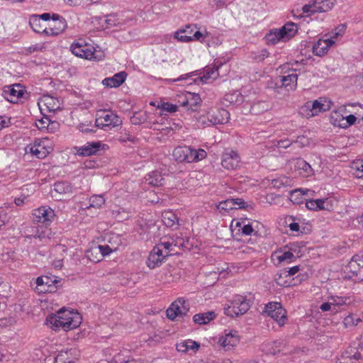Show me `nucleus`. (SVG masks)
<instances>
[{"label": "nucleus", "mask_w": 363, "mask_h": 363, "mask_svg": "<svg viewBox=\"0 0 363 363\" xmlns=\"http://www.w3.org/2000/svg\"><path fill=\"white\" fill-rule=\"evenodd\" d=\"M184 343L186 344V350L187 352L189 350H192L194 352L197 351L200 347V345L196 341H193L191 340H188L184 341Z\"/></svg>", "instance_id": "8fccbe9b"}, {"label": "nucleus", "mask_w": 363, "mask_h": 363, "mask_svg": "<svg viewBox=\"0 0 363 363\" xmlns=\"http://www.w3.org/2000/svg\"><path fill=\"white\" fill-rule=\"evenodd\" d=\"M98 249L101 253V256L103 257L106 255H109L113 251L116 250V248L112 249L108 245H99Z\"/></svg>", "instance_id": "3c124183"}, {"label": "nucleus", "mask_w": 363, "mask_h": 363, "mask_svg": "<svg viewBox=\"0 0 363 363\" xmlns=\"http://www.w3.org/2000/svg\"><path fill=\"white\" fill-rule=\"evenodd\" d=\"M104 146L100 141L97 142H88L82 147L77 149L78 155L82 156H89L96 154Z\"/></svg>", "instance_id": "6ab92c4d"}, {"label": "nucleus", "mask_w": 363, "mask_h": 363, "mask_svg": "<svg viewBox=\"0 0 363 363\" xmlns=\"http://www.w3.org/2000/svg\"><path fill=\"white\" fill-rule=\"evenodd\" d=\"M165 257L166 255H163L162 249L155 247L147 257V265L150 269H154L160 266Z\"/></svg>", "instance_id": "dca6fc26"}, {"label": "nucleus", "mask_w": 363, "mask_h": 363, "mask_svg": "<svg viewBox=\"0 0 363 363\" xmlns=\"http://www.w3.org/2000/svg\"><path fill=\"white\" fill-rule=\"evenodd\" d=\"M230 200L233 202L234 207H235V206H238L240 208H245V203L243 199L237 198V199H231Z\"/></svg>", "instance_id": "13d9d810"}, {"label": "nucleus", "mask_w": 363, "mask_h": 363, "mask_svg": "<svg viewBox=\"0 0 363 363\" xmlns=\"http://www.w3.org/2000/svg\"><path fill=\"white\" fill-rule=\"evenodd\" d=\"M328 102L325 104L322 102L321 99L320 100H315L313 102H307L304 107L302 108L303 111H308L306 113L307 117L315 116L320 112H325L330 109V106Z\"/></svg>", "instance_id": "ddd939ff"}, {"label": "nucleus", "mask_w": 363, "mask_h": 363, "mask_svg": "<svg viewBox=\"0 0 363 363\" xmlns=\"http://www.w3.org/2000/svg\"><path fill=\"white\" fill-rule=\"evenodd\" d=\"M170 240L173 242V247H183L184 246V241L182 238L173 236L170 238Z\"/></svg>", "instance_id": "6e6d98bb"}, {"label": "nucleus", "mask_w": 363, "mask_h": 363, "mask_svg": "<svg viewBox=\"0 0 363 363\" xmlns=\"http://www.w3.org/2000/svg\"><path fill=\"white\" fill-rule=\"evenodd\" d=\"M269 108V104L266 101H258L251 106V111L253 114H261Z\"/></svg>", "instance_id": "2f4dec72"}, {"label": "nucleus", "mask_w": 363, "mask_h": 363, "mask_svg": "<svg viewBox=\"0 0 363 363\" xmlns=\"http://www.w3.org/2000/svg\"><path fill=\"white\" fill-rule=\"evenodd\" d=\"M55 212L49 207L41 206L35 209L32 213V220L34 223H40L45 226L49 225L54 220Z\"/></svg>", "instance_id": "9d476101"}, {"label": "nucleus", "mask_w": 363, "mask_h": 363, "mask_svg": "<svg viewBox=\"0 0 363 363\" xmlns=\"http://www.w3.org/2000/svg\"><path fill=\"white\" fill-rule=\"evenodd\" d=\"M291 145L289 139L281 140L278 141L277 146L279 148H286Z\"/></svg>", "instance_id": "680f3d73"}, {"label": "nucleus", "mask_w": 363, "mask_h": 363, "mask_svg": "<svg viewBox=\"0 0 363 363\" xmlns=\"http://www.w3.org/2000/svg\"><path fill=\"white\" fill-rule=\"evenodd\" d=\"M50 230L47 228H45L44 229V228H43V227H38L35 237H37L40 240H42L43 239H44L47 237V234H48L47 233H48Z\"/></svg>", "instance_id": "864d4df0"}, {"label": "nucleus", "mask_w": 363, "mask_h": 363, "mask_svg": "<svg viewBox=\"0 0 363 363\" xmlns=\"http://www.w3.org/2000/svg\"><path fill=\"white\" fill-rule=\"evenodd\" d=\"M53 191L61 195L70 194L72 192V186L69 182H57L54 184Z\"/></svg>", "instance_id": "c85d7f7f"}, {"label": "nucleus", "mask_w": 363, "mask_h": 363, "mask_svg": "<svg viewBox=\"0 0 363 363\" xmlns=\"http://www.w3.org/2000/svg\"><path fill=\"white\" fill-rule=\"evenodd\" d=\"M218 208L222 210H225L226 211L232 210L233 208H236V207H234L233 202L231 201L230 199H227L224 201L220 202Z\"/></svg>", "instance_id": "09e8293b"}, {"label": "nucleus", "mask_w": 363, "mask_h": 363, "mask_svg": "<svg viewBox=\"0 0 363 363\" xmlns=\"http://www.w3.org/2000/svg\"><path fill=\"white\" fill-rule=\"evenodd\" d=\"M147 120L145 113L139 111L135 112L133 116L130 118V122L134 125H140L144 123Z\"/></svg>", "instance_id": "ea45409f"}, {"label": "nucleus", "mask_w": 363, "mask_h": 363, "mask_svg": "<svg viewBox=\"0 0 363 363\" xmlns=\"http://www.w3.org/2000/svg\"><path fill=\"white\" fill-rule=\"evenodd\" d=\"M297 79L298 74L296 73V71H293L291 74L282 77V85L289 91L294 90L297 86Z\"/></svg>", "instance_id": "b1692460"}, {"label": "nucleus", "mask_w": 363, "mask_h": 363, "mask_svg": "<svg viewBox=\"0 0 363 363\" xmlns=\"http://www.w3.org/2000/svg\"><path fill=\"white\" fill-rule=\"evenodd\" d=\"M240 162V157L234 150L226 151L222 156V166L226 169H236Z\"/></svg>", "instance_id": "4468645a"}, {"label": "nucleus", "mask_w": 363, "mask_h": 363, "mask_svg": "<svg viewBox=\"0 0 363 363\" xmlns=\"http://www.w3.org/2000/svg\"><path fill=\"white\" fill-rule=\"evenodd\" d=\"M157 247H162L167 250L166 257L169 255L170 252L174 251L173 249V242L171 241L170 238L167 241H161Z\"/></svg>", "instance_id": "a18cd8bd"}, {"label": "nucleus", "mask_w": 363, "mask_h": 363, "mask_svg": "<svg viewBox=\"0 0 363 363\" xmlns=\"http://www.w3.org/2000/svg\"><path fill=\"white\" fill-rule=\"evenodd\" d=\"M114 362L115 363H135V362L133 359H127V360H123L121 358V354H118L114 357Z\"/></svg>", "instance_id": "69168bd1"}, {"label": "nucleus", "mask_w": 363, "mask_h": 363, "mask_svg": "<svg viewBox=\"0 0 363 363\" xmlns=\"http://www.w3.org/2000/svg\"><path fill=\"white\" fill-rule=\"evenodd\" d=\"M361 321V319L358 317H356L354 314H349L344 318L343 324L345 328H350L356 326L359 322Z\"/></svg>", "instance_id": "58836bf2"}, {"label": "nucleus", "mask_w": 363, "mask_h": 363, "mask_svg": "<svg viewBox=\"0 0 363 363\" xmlns=\"http://www.w3.org/2000/svg\"><path fill=\"white\" fill-rule=\"evenodd\" d=\"M295 167L298 169H302L306 176H309L313 174V169L311 165L304 160L297 159Z\"/></svg>", "instance_id": "4c0bfd02"}, {"label": "nucleus", "mask_w": 363, "mask_h": 363, "mask_svg": "<svg viewBox=\"0 0 363 363\" xmlns=\"http://www.w3.org/2000/svg\"><path fill=\"white\" fill-rule=\"evenodd\" d=\"M164 224L169 228L179 225V218L172 211H166L162 215Z\"/></svg>", "instance_id": "393cba45"}, {"label": "nucleus", "mask_w": 363, "mask_h": 363, "mask_svg": "<svg viewBox=\"0 0 363 363\" xmlns=\"http://www.w3.org/2000/svg\"><path fill=\"white\" fill-rule=\"evenodd\" d=\"M287 346V344L285 340H277L272 342L268 343L265 345L266 347V351L272 354L273 355L279 353L281 352H284L286 354L288 352V350H286V347Z\"/></svg>", "instance_id": "4be33fe9"}, {"label": "nucleus", "mask_w": 363, "mask_h": 363, "mask_svg": "<svg viewBox=\"0 0 363 363\" xmlns=\"http://www.w3.org/2000/svg\"><path fill=\"white\" fill-rule=\"evenodd\" d=\"M320 309L322 311H333V306L331 302L323 303L320 305Z\"/></svg>", "instance_id": "0e129e2a"}, {"label": "nucleus", "mask_w": 363, "mask_h": 363, "mask_svg": "<svg viewBox=\"0 0 363 363\" xmlns=\"http://www.w3.org/2000/svg\"><path fill=\"white\" fill-rule=\"evenodd\" d=\"M324 203V199L308 200L306 203V206L309 210L318 211L325 209Z\"/></svg>", "instance_id": "c9c22d12"}, {"label": "nucleus", "mask_w": 363, "mask_h": 363, "mask_svg": "<svg viewBox=\"0 0 363 363\" xmlns=\"http://www.w3.org/2000/svg\"><path fill=\"white\" fill-rule=\"evenodd\" d=\"M30 151H31V153L34 155H35L38 158H42L43 157H45V152H41L40 150H39V146L38 147H33L30 148Z\"/></svg>", "instance_id": "4d7b16f0"}, {"label": "nucleus", "mask_w": 363, "mask_h": 363, "mask_svg": "<svg viewBox=\"0 0 363 363\" xmlns=\"http://www.w3.org/2000/svg\"><path fill=\"white\" fill-rule=\"evenodd\" d=\"M72 351L60 352L55 359V363H72L73 359L70 358Z\"/></svg>", "instance_id": "f704fd0d"}, {"label": "nucleus", "mask_w": 363, "mask_h": 363, "mask_svg": "<svg viewBox=\"0 0 363 363\" xmlns=\"http://www.w3.org/2000/svg\"><path fill=\"white\" fill-rule=\"evenodd\" d=\"M50 119L48 118H43L41 120L38 121L36 126L38 129L43 130L45 128L49 129Z\"/></svg>", "instance_id": "603ef678"}, {"label": "nucleus", "mask_w": 363, "mask_h": 363, "mask_svg": "<svg viewBox=\"0 0 363 363\" xmlns=\"http://www.w3.org/2000/svg\"><path fill=\"white\" fill-rule=\"evenodd\" d=\"M330 299L333 301L331 302L333 306V311H336V306H342L343 304L345 303L346 302V300L347 298H345V297H331Z\"/></svg>", "instance_id": "de8ad7c7"}, {"label": "nucleus", "mask_w": 363, "mask_h": 363, "mask_svg": "<svg viewBox=\"0 0 363 363\" xmlns=\"http://www.w3.org/2000/svg\"><path fill=\"white\" fill-rule=\"evenodd\" d=\"M90 205L87 207L88 210H91L92 208H99L105 203V199L101 195H94L89 199Z\"/></svg>", "instance_id": "72a5a7b5"}, {"label": "nucleus", "mask_w": 363, "mask_h": 363, "mask_svg": "<svg viewBox=\"0 0 363 363\" xmlns=\"http://www.w3.org/2000/svg\"><path fill=\"white\" fill-rule=\"evenodd\" d=\"M192 37H194L193 40H199V41H202V40L205 38L204 35L199 30L194 32L192 34Z\"/></svg>", "instance_id": "338daca9"}, {"label": "nucleus", "mask_w": 363, "mask_h": 363, "mask_svg": "<svg viewBox=\"0 0 363 363\" xmlns=\"http://www.w3.org/2000/svg\"><path fill=\"white\" fill-rule=\"evenodd\" d=\"M334 44L335 40L332 38L319 39L313 45V52L315 55L322 57L328 52L329 48Z\"/></svg>", "instance_id": "f3484780"}, {"label": "nucleus", "mask_w": 363, "mask_h": 363, "mask_svg": "<svg viewBox=\"0 0 363 363\" xmlns=\"http://www.w3.org/2000/svg\"><path fill=\"white\" fill-rule=\"evenodd\" d=\"M363 362V347H349L335 363Z\"/></svg>", "instance_id": "6e6552de"}, {"label": "nucleus", "mask_w": 363, "mask_h": 363, "mask_svg": "<svg viewBox=\"0 0 363 363\" xmlns=\"http://www.w3.org/2000/svg\"><path fill=\"white\" fill-rule=\"evenodd\" d=\"M218 76V67H213L211 69L209 68L206 70L201 79L205 80V82H206L208 79H216Z\"/></svg>", "instance_id": "37998d69"}, {"label": "nucleus", "mask_w": 363, "mask_h": 363, "mask_svg": "<svg viewBox=\"0 0 363 363\" xmlns=\"http://www.w3.org/2000/svg\"><path fill=\"white\" fill-rule=\"evenodd\" d=\"M357 120V118L351 114L347 116V117H344V118H341L342 124V128H346L350 125H353Z\"/></svg>", "instance_id": "49530a36"}, {"label": "nucleus", "mask_w": 363, "mask_h": 363, "mask_svg": "<svg viewBox=\"0 0 363 363\" xmlns=\"http://www.w3.org/2000/svg\"><path fill=\"white\" fill-rule=\"evenodd\" d=\"M341 118H344V116L338 111H335L331 114L330 123L335 126L342 128Z\"/></svg>", "instance_id": "79ce46f5"}, {"label": "nucleus", "mask_w": 363, "mask_h": 363, "mask_svg": "<svg viewBox=\"0 0 363 363\" xmlns=\"http://www.w3.org/2000/svg\"><path fill=\"white\" fill-rule=\"evenodd\" d=\"M196 125L199 128L209 127L213 125V122L210 118V112L208 111L206 114L200 115L196 118Z\"/></svg>", "instance_id": "473e14b6"}, {"label": "nucleus", "mask_w": 363, "mask_h": 363, "mask_svg": "<svg viewBox=\"0 0 363 363\" xmlns=\"http://www.w3.org/2000/svg\"><path fill=\"white\" fill-rule=\"evenodd\" d=\"M193 28L191 25L186 26L184 29H181L174 33V38L180 42L188 43L193 41Z\"/></svg>", "instance_id": "5701e85b"}, {"label": "nucleus", "mask_w": 363, "mask_h": 363, "mask_svg": "<svg viewBox=\"0 0 363 363\" xmlns=\"http://www.w3.org/2000/svg\"><path fill=\"white\" fill-rule=\"evenodd\" d=\"M23 94V89L20 84L6 86L3 91L4 97L11 103H18Z\"/></svg>", "instance_id": "2eb2a0df"}, {"label": "nucleus", "mask_w": 363, "mask_h": 363, "mask_svg": "<svg viewBox=\"0 0 363 363\" xmlns=\"http://www.w3.org/2000/svg\"><path fill=\"white\" fill-rule=\"evenodd\" d=\"M286 272H284V270L280 273H277L274 275V281L276 283L281 286H288L289 285L287 281L284 280L286 277Z\"/></svg>", "instance_id": "c03bdc74"}, {"label": "nucleus", "mask_w": 363, "mask_h": 363, "mask_svg": "<svg viewBox=\"0 0 363 363\" xmlns=\"http://www.w3.org/2000/svg\"><path fill=\"white\" fill-rule=\"evenodd\" d=\"M29 24L35 33H44L47 35H49L50 31L46 28H44L39 16H31L29 19Z\"/></svg>", "instance_id": "cd10ccee"}, {"label": "nucleus", "mask_w": 363, "mask_h": 363, "mask_svg": "<svg viewBox=\"0 0 363 363\" xmlns=\"http://www.w3.org/2000/svg\"><path fill=\"white\" fill-rule=\"evenodd\" d=\"M189 311V304L184 298L176 299L166 311L167 317L174 320L177 317L186 315Z\"/></svg>", "instance_id": "423d86ee"}, {"label": "nucleus", "mask_w": 363, "mask_h": 363, "mask_svg": "<svg viewBox=\"0 0 363 363\" xmlns=\"http://www.w3.org/2000/svg\"><path fill=\"white\" fill-rule=\"evenodd\" d=\"M265 40L268 45H275L280 40L286 41L283 37L281 31L279 30V29H275L270 31L266 35Z\"/></svg>", "instance_id": "c756f323"}, {"label": "nucleus", "mask_w": 363, "mask_h": 363, "mask_svg": "<svg viewBox=\"0 0 363 363\" xmlns=\"http://www.w3.org/2000/svg\"><path fill=\"white\" fill-rule=\"evenodd\" d=\"M71 52L76 56L86 60L95 58L94 52L90 46L84 43H74L70 47Z\"/></svg>", "instance_id": "f8f14e48"}, {"label": "nucleus", "mask_w": 363, "mask_h": 363, "mask_svg": "<svg viewBox=\"0 0 363 363\" xmlns=\"http://www.w3.org/2000/svg\"><path fill=\"white\" fill-rule=\"evenodd\" d=\"M193 102H190L189 100L182 103L183 106H187L190 104V108L192 111H196L199 107V104L201 102V98L199 94H194L192 96Z\"/></svg>", "instance_id": "a19ab883"}, {"label": "nucleus", "mask_w": 363, "mask_h": 363, "mask_svg": "<svg viewBox=\"0 0 363 363\" xmlns=\"http://www.w3.org/2000/svg\"><path fill=\"white\" fill-rule=\"evenodd\" d=\"M216 318V313L213 311H208L206 313H198L194 315L193 320L199 325L208 323L211 320Z\"/></svg>", "instance_id": "bb28decb"}, {"label": "nucleus", "mask_w": 363, "mask_h": 363, "mask_svg": "<svg viewBox=\"0 0 363 363\" xmlns=\"http://www.w3.org/2000/svg\"><path fill=\"white\" fill-rule=\"evenodd\" d=\"M52 19L54 22L52 27L48 29L50 31L49 35H57L65 30L67 22L64 18L55 13L52 15Z\"/></svg>", "instance_id": "aec40b11"}, {"label": "nucleus", "mask_w": 363, "mask_h": 363, "mask_svg": "<svg viewBox=\"0 0 363 363\" xmlns=\"http://www.w3.org/2000/svg\"><path fill=\"white\" fill-rule=\"evenodd\" d=\"M250 308V301L245 297L237 295L230 302V305L225 308V313L228 316L237 317L245 314Z\"/></svg>", "instance_id": "7ed1b4c3"}, {"label": "nucleus", "mask_w": 363, "mask_h": 363, "mask_svg": "<svg viewBox=\"0 0 363 363\" xmlns=\"http://www.w3.org/2000/svg\"><path fill=\"white\" fill-rule=\"evenodd\" d=\"M210 118L213 125L224 124L228 122L230 118L229 112L225 108H218L216 110L211 109Z\"/></svg>", "instance_id": "a211bd4d"}, {"label": "nucleus", "mask_w": 363, "mask_h": 363, "mask_svg": "<svg viewBox=\"0 0 363 363\" xmlns=\"http://www.w3.org/2000/svg\"><path fill=\"white\" fill-rule=\"evenodd\" d=\"M335 30H338V31L335 32L330 38L333 40V38H336L338 35H341L342 33H345L346 30L345 25H340L338 28H337Z\"/></svg>", "instance_id": "e2e57ef3"}, {"label": "nucleus", "mask_w": 363, "mask_h": 363, "mask_svg": "<svg viewBox=\"0 0 363 363\" xmlns=\"http://www.w3.org/2000/svg\"><path fill=\"white\" fill-rule=\"evenodd\" d=\"M299 271L298 266H294L293 267L289 268L288 270L284 269V272H286V277H291L296 274Z\"/></svg>", "instance_id": "bf43d9fd"}, {"label": "nucleus", "mask_w": 363, "mask_h": 363, "mask_svg": "<svg viewBox=\"0 0 363 363\" xmlns=\"http://www.w3.org/2000/svg\"><path fill=\"white\" fill-rule=\"evenodd\" d=\"M174 160L178 162H193L204 159L207 154L203 149H194L189 146H178L172 153Z\"/></svg>", "instance_id": "f03ea898"}, {"label": "nucleus", "mask_w": 363, "mask_h": 363, "mask_svg": "<svg viewBox=\"0 0 363 363\" xmlns=\"http://www.w3.org/2000/svg\"><path fill=\"white\" fill-rule=\"evenodd\" d=\"M264 312L272 318L275 320L279 326H283L285 324V320H286V312L280 303H269L265 306Z\"/></svg>", "instance_id": "0eeeda50"}, {"label": "nucleus", "mask_w": 363, "mask_h": 363, "mask_svg": "<svg viewBox=\"0 0 363 363\" xmlns=\"http://www.w3.org/2000/svg\"><path fill=\"white\" fill-rule=\"evenodd\" d=\"M241 230H242V234L246 235H250L252 234V233L253 232L254 230L251 225L247 224V225H244L241 228Z\"/></svg>", "instance_id": "052dcab7"}, {"label": "nucleus", "mask_w": 363, "mask_h": 363, "mask_svg": "<svg viewBox=\"0 0 363 363\" xmlns=\"http://www.w3.org/2000/svg\"><path fill=\"white\" fill-rule=\"evenodd\" d=\"M279 30L281 31L284 40H288L297 33L298 27L294 23L288 22L283 27L279 28Z\"/></svg>", "instance_id": "a878e982"}, {"label": "nucleus", "mask_w": 363, "mask_h": 363, "mask_svg": "<svg viewBox=\"0 0 363 363\" xmlns=\"http://www.w3.org/2000/svg\"><path fill=\"white\" fill-rule=\"evenodd\" d=\"M335 3L336 0H313L309 4L304 5L302 11L303 13L308 16L317 12H328L333 8Z\"/></svg>", "instance_id": "39448f33"}, {"label": "nucleus", "mask_w": 363, "mask_h": 363, "mask_svg": "<svg viewBox=\"0 0 363 363\" xmlns=\"http://www.w3.org/2000/svg\"><path fill=\"white\" fill-rule=\"evenodd\" d=\"M276 257L278 260V263L280 264L282 262L288 261L291 262V259L294 257V254L291 252L287 251V252H275L272 255V257Z\"/></svg>", "instance_id": "e433bc0d"}, {"label": "nucleus", "mask_w": 363, "mask_h": 363, "mask_svg": "<svg viewBox=\"0 0 363 363\" xmlns=\"http://www.w3.org/2000/svg\"><path fill=\"white\" fill-rule=\"evenodd\" d=\"M126 77L127 73L125 72H120L112 77L105 78L102 81V84L107 87H118L125 82Z\"/></svg>", "instance_id": "412c9836"}, {"label": "nucleus", "mask_w": 363, "mask_h": 363, "mask_svg": "<svg viewBox=\"0 0 363 363\" xmlns=\"http://www.w3.org/2000/svg\"><path fill=\"white\" fill-rule=\"evenodd\" d=\"M162 110L166 111L169 113H174L177 111V106L174 104H172L169 103H164L162 105Z\"/></svg>", "instance_id": "5fc2aeb1"}, {"label": "nucleus", "mask_w": 363, "mask_h": 363, "mask_svg": "<svg viewBox=\"0 0 363 363\" xmlns=\"http://www.w3.org/2000/svg\"><path fill=\"white\" fill-rule=\"evenodd\" d=\"M145 179L146 182L152 186H160L163 185L164 178L160 172L157 171L151 172Z\"/></svg>", "instance_id": "7c9ffc66"}, {"label": "nucleus", "mask_w": 363, "mask_h": 363, "mask_svg": "<svg viewBox=\"0 0 363 363\" xmlns=\"http://www.w3.org/2000/svg\"><path fill=\"white\" fill-rule=\"evenodd\" d=\"M176 348L178 352H186V344L184 343V341L180 343H177L176 345Z\"/></svg>", "instance_id": "774afa93"}, {"label": "nucleus", "mask_w": 363, "mask_h": 363, "mask_svg": "<svg viewBox=\"0 0 363 363\" xmlns=\"http://www.w3.org/2000/svg\"><path fill=\"white\" fill-rule=\"evenodd\" d=\"M60 282L56 277L48 276L39 277L36 279L35 290L38 293H52L57 289V284Z\"/></svg>", "instance_id": "1a4fd4ad"}, {"label": "nucleus", "mask_w": 363, "mask_h": 363, "mask_svg": "<svg viewBox=\"0 0 363 363\" xmlns=\"http://www.w3.org/2000/svg\"><path fill=\"white\" fill-rule=\"evenodd\" d=\"M81 320L82 317L78 313L64 308L60 309L57 314H52L46 319L47 325L54 330L62 328L65 331L77 328L80 325Z\"/></svg>", "instance_id": "f257e3e1"}, {"label": "nucleus", "mask_w": 363, "mask_h": 363, "mask_svg": "<svg viewBox=\"0 0 363 363\" xmlns=\"http://www.w3.org/2000/svg\"><path fill=\"white\" fill-rule=\"evenodd\" d=\"M122 121L112 111H99L96 113L95 125L105 129L106 127H116L121 125Z\"/></svg>", "instance_id": "20e7f679"}, {"label": "nucleus", "mask_w": 363, "mask_h": 363, "mask_svg": "<svg viewBox=\"0 0 363 363\" xmlns=\"http://www.w3.org/2000/svg\"><path fill=\"white\" fill-rule=\"evenodd\" d=\"M240 341L238 332L235 330H225V335L218 338V344L225 348V350H230L236 347Z\"/></svg>", "instance_id": "9b49d317"}]
</instances>
